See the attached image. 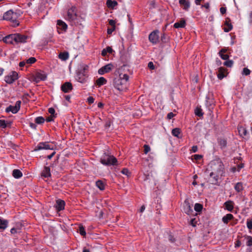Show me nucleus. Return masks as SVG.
<instances>
[{"label": "nucleus", "mask_w": 252, "mask_h": 252, "mask_svg": "<svg viewBox=\"0 0 252 252\" xmlns=\"http://www.w3.org/2000/svg\"><path fill=\"white\" fill-rule=\"evenodd\" d=\"M72 89V85L70 82H65L61 86V90L65 93H69Z\"/></svg>", "instance_id": "14"}, {"label": "nucleus", "mask_w": 252, "mask_h": 252, "mask_svg": "<svg viewBox=\"0 0 252 252\" xmlns=\"http://www.w3.org/2000/svg\"><path fill=\"white\" fill-rule=\"evenodd\" d=\"M247 226L249 229H252V219H248L247 221Z\"/></svg>", "instance_id": "49"}, {"label": "nucleus", "mask_w": 252, "mask_h": 252, "mask_svg": "<svg viewBox=\"0 0 252 252\" xmlns=\"http://www.w3.org/2000/svg\"><path fill=\"white\" fill-rule=\"evenodd\" d=\"M109 24L110 26H112V27L116 28L115 26V21L113 20H109Z\"/></svg>", "instance_id": "56"}, {"label": "nucleus", "mask_w": 252, "mask_h": 252, "mask_svg": "<svg viewBox=\"0 0 252 252\" xmlns=\"http://www.w3.org/2000/svg\"><path fill=\"white\" fill-rule=\"evenodd\" d=\"M209 176V182L213 185H217L218 183L219 176L220 175L218 174H213V175H212V172H210Z\"/></svg>", "instance_id": "17"}, {"label": "nucleus", "mask_w": 252, "mask_h": 252, "mask_svg": "<svg viewBox=\"0 0 252 252\" xmlns=\"http://www.w3.org/2000/svg\"><path fill=\"white\" fill-rule=\"evenodd\" d=\"M100 162L105 166H114L117 165L118 160L113 155L105 153L101 157Z\"/></svg>", "instance_id": "3"}, {"label": "nucleus", "mask_w": 252, "mask_h": 252, "mask_svg": "<svg viewBox=\"0 0 252 252\" xmlns=\"http://www.w3.org/2000/svg\"><path fill=\"white\" fill-rule=\"evenodd\" d=\"M225 71V69L224 67H220L219 68L218 73L217 76H218V78L219 79L221 80L225 77V75H224Z\"/></svg>", "instance_id": "28"}, {"label": "nucleus", "mask_w": 252, "mask_h": 252, "mask_svg": "<svg viewBox=\"0 0 252 252\" xmlns=\"http://www.w3.org/2000/svg\"><path fill=\"white\" fill-rule=\"evenodd\" d=\"M239 132L241 136H246L247 134L246 129L243 127H241L238 129Z\"/></svg>", "instance_id": "41"}, {"label": "nucleus", "mask_w": 252, "mask_h": 252, "mask_svg": "<svg viewBox=\"0 0 252 252\" xmlns=\"http://www.w3.org/2000/svg\"><path fill=\"white\" fill-rule=\"evenodd\" d=\"M107 6L109 8H114L116 5H117L118 3L116 1L112 0H107L106 1Z\"/></svg>", "instance_id": "35"}, {"label": "nucleus", "mask_w": 252, "mask_h": 252, "mask_svg": "<svg viewBox=\"0 0 252 252\" xmlns=\"http://www.w3.org/2000/svg\"><path fill=\"white\" fill-rule=\"evenodd\" d=\"M244 163H241V164H238V165H237V171H238V172H239V171H240V170L242 168H243V167H244Z\"/></svg>", "instance_id": "60"}, {"label": "nucleus", "mask_w": 252, "mask_h": 252, "mask_svg": "<svg viewBox=\"0 0 252 252\" xmlns=\"http://www.w3.org/2000/svg\"><path fill=\"white\" fill-rule=\"evenodd\" d=\"M172 134L177 138H181V130L179 128H175L172 129L171 132Z\"/></svg>", "instance_id": "30"}, {"label": "nucleus", "mask_w": 252, "mask_h": 252, "mask_svg": "<svg viewBox=\"0 0 252 252\" xmlns=\"http://www.w3.org/2000/svg\"><path fill=\"white\" fill-rule=\"evenodd\" d=\"M65 206V202L61 199H58L56 200V204L55 205V207L56 209V210L58 212L62 211L64 210Z\"/></svg>", "instance_id": "16"}, {"label": "nucleus", "mask_w": 252, "mask_h": 252, "mask_svg": "<svg viewBox=\"0 0 252 252\" xmlns=\"http://www.w3.org/2000/svg\"><path fill=\"white\" fill-rule=\"evenodd\" d=\"M202 158V156L200 155H194V158L196 160H199Z\"/></svg>", "instance_id": "63"}, {"label": "nucleus", "mask_w": 252, "mask_h": 252, "mask_svg": "<svg viewBox=\"0 0 252 252\" xmlns=\"http://www.w3.org/2000/svg\"><path fill=\"white\" fill-rule=\"evenodd\" d=\"M36 60L35 58L31 57L29 59H28V60H27L26 61V63L28 64H32V63H34L36 62Z\"/></svg>", "instance_id": "46"}, {"label": "nucleus", "mask_w": 252, "mask_h": 252, "mask_svg": "<svg viewBox=\"0 0 252 252\" xmlns=\"http://www.w3.org/2000/svg\"><path fill=\"white\" fill-rule=\"evenodd\" d=\"M184 211L185 212V213L186 214H187L188 215H192V213L193 212V211L191 208V207L190 206V204L187 199H186L184 201Z\"/></svg>", "instance_id": "12"}, {"label": "nucleus", "mask_w": 252, "mask_h": 252, "mask_svg": "<svg viewBox=\"0 0 252 252\" xmlns=\"http://www.w3.org/2000/svg\"><path fill=\"white\" fill-rule=\"evenodd\" d=\"M129 76L126 74L119 73L113 80L114 87L119 91H126L127 88Z\"/></svg>", "instance_id": "1"}, {"label": "nucleus", "mask_w": 252, "mask_h": 252, "mask_svg": "<svg viewBox=\"0 0 252 252\" xmlns=\"http://www.w3.org/2000/svg\"><path fill=\"white\" fill-rule=\"evenodd\" d=\"M107 83V80L103 77H99V78H98L96 80V84L97 86H98V87H100L103 85H105Z\"/></svg>", "instance_id": "29"}, {"label": "nucleus", "mask_w": 252, "mask_h": 252, "mask_svg": "<svg viewBox=\"0 0 252 252\" xmlns=\"http://www.w3.org/2000/svg\"><path fill=\"white\" fill-rule=\"evenodd\" d=\"M8 123L4 120L0 119V127L4 128L7 127Z\"/></svg>", "instance_id": "42"}, {"label": "nucleus", "mask_w": 252, "mask_h": 252, "mask_svg": "<svg viewBox=\"0 0 252 252\" xmlns=\"http://www.w3.org/2000/svg\"><path fill=\"white\" fill-rule=\"evenodd\" d=\"M46 75L44 74L37 72L35 75V81L36 82H39V81L41 80H45L46 79Z\"/></svg>", "instance_id": "20"}, {"label": "nucleus", "mask_w": 252, "mask_h": 252, "mask_svg": "<svg viewBox=\"0 0 252 252\" xmlns=\"http://www.w3.org/2000/svg\"><path fill=\"white\" fill-rule=\"evenodd\" d=\"M189 224L193 227L196 226L197 224V221L196 220V219H192L190 221Z\"/></svg>", "instance_id": "52"}, {"label": "nucleus", "mask_w": 252, "mask_h": 252, "mask_svg": "<svg viewBox=\"0 0 252 252\" xmlns=\"http://www.w3.org/2000/svg\"><path fill=\"white\" fill-rule=\"evenodd\" d=\"M159 31L158 30L153 31L149 35V40L153 44H156L159 41Z\"/></svg>", "instance_id": "6"}, {"label": "nucleus", "mask_w": 252, "mask_h": 252, "mask_svg": "<svg viewBox=\"0 0 252 252\" xmlns=\"http://www.w3.org/2000/svg\"><path fill=\"white\" fill-rule=\"evenodd\" d=\"M77 81L81 83H84L87 81V78L82 73L79 72L76 76Z\"/></svg>", "instance_id": "24"}, {"label": "nucleus", "mask_w": 252, "mask_h": 252, "mask_svg": "<svg viewBox=\"0 0 252 252\" xmlns=\"http://www.w3.org/2000/svg\"><path fill=\"white\" fill-rule=\"evenodd\" d=\"M56 117V116H50L47 118L46 121L47 122H50L54 121V119Z\"/></svg>", "instance_id": "55"}, {"label": "nucleus", "mask_w": 252, "mask_h": 252, "mask_svg": "<svg viewBox=\"0 0 252 252\" xmlns=\"http://www.w3.org/2000/svg\"><path fill=\"white\" fill-rule=\"evenodd\" d=\"M113 50L111 47L108 46L104 49L101 52V55L105 57L107 55V53H112Z\"/></svg>", "instance_id": "36"}, {"label": "nucleus", "mask_w": 252, "mask_h": 252, "mask_svg": "<svg viewBox=\"0 0 252 252\" xmlns=\"http://www.w3.org/2000/svg\"><path fill=\"white\" fill-rule=\"evenodd\" d=\"M175 116V114L172 112L169 113L167 115V118L168 119H171L173 118Z\"/></svg>", "instance_id": "57"}, {"label": "nucleus", "mask_w": 252, "mask_h": 252, "mask_svg": "<svg viewBox=\"0 0 252 252\" xmlns=\"http://www.w3.org/2000/svg\"><path fill=\"white\" fill-rule=\"evenodd\" d=\"M41 176L45 178H48L51 176L50 168L49 167H44V169L41 173Z\"/></svg>", "instance_id": "23"}, {"label": "nucleus", "mask_w": 252, "mask_h": 252, "mask_svg": "<svg viewBox=\"0 0 252 252\" xmlns=\"http://www.w3.org/2000/svg\"><path fill=\"white\" fill-rule=\"evenodd\" d=\"M49 113L51 114V116H56L55 115V110L54 108L51 107L48 109Z\"/></svg>", "instance_id": "53"}, {"label": "nucleus", "mask_w": 252, "mask_h": 252, "mask_svg": "<svg viewBox=\"0 0 252 252\" xmlns=\"http://www.w3.org/2000/svg\"><path fill=\"white\" fill-rule=\"evenodd\" d=\"M96 186L101 190H103L105 189L106 183L100 180H97L95 182Z\"/></svg>", "instance_id": "26"}, {"label": "nucleus", "mask_w": 252, "mask_h": 252, "mask_svg": "<svg viewBox=\"0 0 252 252\" xmlns=\"http://www.w3.org/2000/svg\"><path fill=\"white\" fill-rule=\"evenodd\" d=\"M3 19L5 20L9 21L13 27H17L19 25V22L18 20V15L16 13L10 10L4 13L3 16Z\"/></svg>", "instance_id": "4"}, {"label": "nucleus", "mask_w": 252, "mask_h": 252, "mask_svg": "<svg viewBox=\"0 0 252 252\" xmlns=\"http://www.w3.org/2000/svg\"><path fill=\"white\" fill-rule=\"evenodd\" d=\"M18 79V74L16 71H12L4 77V81L8 84H12Z\"/></svg>", "instance_id": "7"}, {"label": "nucleus", "mask_w": 252, "mask_h": 252, "mask_svg": "<svg viewBox=\"0 0 252 252\" xmlns=\"http://www.w3.org/2000/svg\"><path fill=\"white\" fill-rule=\"evenodd\" d=\"M186 26V21L185 19H181L180 21L176 22L174 25V28L176 29L184 28Z\"/></svg>", "instance_id": "19"}, {"label": "nucleus", "mask_w": 252, "mask_h": 252, "mask_svg": "<svg viewBox=\"0 0 252 252\" xmlns=\"http://www.w3.org/2000/svg\"><path fill=\"white\" fill-rule=\"evenodd\" d=\"M234 218L233 215L231 214H227L223 216L222 218L223 222L225 224H227L229 221L231 220Z\"/></svg>", "instance_id": "27"}, {"label": "nucleus", "mask_w": 252, "mask_h": 252, "mask_svg": "<svg viewBox=\"0 0 252 252\" xmlns=\"http://www.w3.org/2000/svg\"><path fill=\"white\" fill-rule=\"evenodd\" d=\"M245 238L247 240L246 245L249 247L252 246V237L251 236H246Z\"/></svg>", "instance_id": "40"}, {"label": "nucleus", "mask_w": 252, "mask_h": 252, "mask_svg": "<svg viewBox=\"0 0 252 252\" xmlns=\"http://www.w3.org/2000/svg\"><path fill=\"white\" fill-rule=\"evenodd\" d=\"M234 202L232 201L229 200L225 202L224 204L225 209L229 212H231L234 208Z\"/></svg>", "instance_id": "21"}, {"label": "nucleus", "mask_w": 252, "mask_h": 252, "mask_svg": "<svg viewBox=\"0 0 252 252\" xmlns=\"http://www.w3.org/2000/svg\"><path fill=\"white\" fill-rule=\"evenodd\" d=\"M21 101L20 100L17 101L14 106L9 105L5 109V112L9 113L11 112L13 114L17 113L20 109Z\"/></svg>", "instance_id": "8"}, {"label": "nucleus", "mask_w": 252, "mask_h": 252, "mask_svg": "<svg viewBox=\"0 0 252 252\" xmlns=\"http://www.w3.org/2000/svg\"><path fill=\"white\" fill-rule=\"evenodd\" d=\"M235 190L237 192H240L244 189L243 185L242 182H238L234 186Z\"/></svg>", "instance_id": "33"}, {"label": "nucleus", "mask_w": 252, "mask_h": 252, "mask_svg": "<svg viewBox=\"0 0 252 252\" xmlns=\"http://www.w3.org/2000/svg\"><path fill=\"white\" fill-rule=\"evenodd\" d=\"M179 3L181 6L186 11H188L190 7V2L188 0H179Z\"/></svg>", "instance_id": "18"}, {"label": "nucleus", "mask_w": 252, "mask_h": 252, "mask_svg": "<svg viewBox=\"0 0 252 252\" xmlns=\"http://www.w3.org/2000/svg\"><path fill=\"white\" fill-rule=\"evenodd\" d=\"M28 36L20 33H15V44L24 43L27 42Z\"/></svg>", "instance_id": "9"}, {"label": "nucleus", "mask_w": 252, "mask_h": 252, "mask_svg": "<svg viewBox=\"0 0 252 252\" xmlns=\"http://www.w3.org/2000/svg\"><path fill=\"white\" fill-rule=\"evenodd\" d=\"M250 73H251V71L249 69H248L247 67H245L243 68V71L242 72V74L243 75L247 76V75H250Z\"/></svg>", "instance_id": "45"}, {"label": "nucleus", "mask_w": 252, "mask_h": 252, "mask_svg": "<svg viewBox=\"0 0 252 252\" xmlns=\"http://www.w3.org/2000/svg\"><path fill=\"white\" fill-rule=\"evenodd\" d=\"M194 113L196 116L198 117H202L203 115V113L202 112V109L201 108L200 106H197L195 110H194Z\"/></svg>", "instance_id": "37"}, {"label": "nucleus", "mask_w": 252, "mask_h": 252, "mask_svg": "<svg viewBox=\"0 0 252 252\" xmlns=\"http://www.w3.org/2000/svg\"><path fill=\"white\" fill-rule=\"evenodd\" d=\"M59 58L62 61H66L69 58V54L67 52H61L59 55Z\"/></svg>", "instance_id": "34"}, {"label": "nucleus", "mask_w": 252, "mask_h": 252, "mask_svg": "<svg viewBox=\"0 0 252 252\" xmlns=\"http://www.w3.org/2000/svg\"><path fill=\"white\" fill-rule=\"evenodd\" d=\"M58 28L63 31H66L67 28V25L63 21L59 20L57 21Z\"/></svg>", "instance_id": "25"}, {"label": "nucleus", "mask_w": 252, "mask_h": 252, "mask_svg": "<svg viewBox=\"0 0 252 252\" xmlns=\"http://www.w3.org/2000/svg\"><path fill=\"white\" fill-rule=\"evenodd\" d=\"M121 173L124 175H126L127 177L130 176L131 175V173L127 168L123 169V170L121 171Z\"/></svg>", "instance_id": "47"}, {"label": "nucleus", "mask_w": 252, "mask_h": 252, "mask_svg": "<svg viewBox=\"0 0 252 252\" xmlns=\"http://www.w3.org/2000/svg\"><path fill=\"white\" fill-rule=\"evenodd\" d=\"M51 146L48 142H40L34 148L35 151L41 150L43 149H51Z\"/></svg>", "instance_id": "11"}, {"label": "nucleus", "mask_w": 252, "mask_h": 252, "mask_svg": "<svg viewBox=\"0 0 252 252\" xmlns=\"http://www.w3.org/2000/svg\"><path fill=\"white\" fill-rule=\"evenodd\" d=\"M144 152L145 154H147L148 152H149L151 150L150 147L148 145H144Z\"/></svg>", "instance_id": "50"}, {"label": "nucleus", "mask_w": 252, "mask_h": 252, "mask_svg": "<svg viewBox=\"0 0 252 252\" xmlns=\"http://www.w3.org/2000/svg\"><path fill=\"white\" fill-rule=\"evenodd\" d=\"M194 209L196 212L200 213L202 210L203 205L200 203H195L194 205Z\"/></svg>", "instance_id": "39"}, {"label": "nucleus", "mask_w": 252, "mask_h": 252, "mask_svg": "<svg viewBox=\"0 0 252 252\" xmlns=\"http://www.w3.org/2000/svg\"><path fill=\"white\" fill-rule=\"evenodd\" d=\"M232 29L233 26L231 23L230 19L228 17L226 18L224 22V27L223 28L224 32H228L231 31Z\"/></svg>", "instance_id": "13"}, {"label": "nucleus", "mask_w": 252, "mask_h": 252, "mask_svg": "<svg viewBox=\"0 0 252 252\" xmlns=\"http://www.w3.org/2000/svg\"><path fill=\"white\" fill-rule=\"evenodd\" d=\"M223 64L227 67H231L233 64V61L232 60H227L224 62Z\"/></svg>", "instance_id": "44"}, {"label": "nucleus", "mask_w": 252, "mask_h": 252, "mask_svg": "<svg viewBox=\"0 0 252 252\" xmlns=\"http://www.w3.org/2000/svg\"><path fill=\"white\" fill-rule=\"evenodd\" d=\"M35 123L38 125H41L44 123L45 119L42 116H39L35 119Z\"/></svg>", "instance_id": "38"}, {"label": "nucleus", "mask_w": 252, "mask_h": 252, "mask_svg": "<svg viewBox=\"0 0 252 252\" xmlns=\"http://www.w3.org/2000/svg\"><path fill=\"white\" fill-rule=\"evenodd\" d=\"M3 41L4 42L10 44H15V33L9 34L3 38Z\"/></svg>", "instance_id": "15"}, {"label": "nucleus", "mask_w": 252, "mask_h": 252, "mask_svg": "<svg viewBox=\"0 0 252 252\" xmlns=\"http://www.w3.org/2000/svg\"><path fill=\"white\" fill-rule=\"evenodd\" d=\"M77 15L76 14V7L72 6L69 9L67 12V15L65 17V19L71 23H73L77 19Z\"/></svg>", "instance_id": "5"}, {"label": "nucleus", "mask_w": 252, "mask_h": 252, "mask_svg": "<svg viewBox=\"0 0 252 252\" xmlns=\"http://www.w3.org/2000/svg\"><path fill=\"white\" fill-rule=\"evenodd\" d=\"M226 7H221L220 8V12L221 13V14L223 15L224 14H225L226 13Z\"/></svg>", "instance_id": "58"}, {"label": "nucleus", "mask_w": 252, "mask_h": 252, "mask_svg": "<svg viewBox=\"0 0 252 252\" xmlns=\"http://www.w3.org/2000/svg\"><path fill=\"white\" fill-rule=\"evenodd\" d=\"M113 65L111 63L107 64L101 67L98 71L100 75H103L105 73L109 72L113 68Z\"/></svg>", "instance_id": "10"}, {"label": "nucleus", "mask_w": 252, "mask_h": 252, "mask_svg": "<svg viewBox=\"0 0 252 252\" xmlns=\"http://www.w3.org/2000/svg\"><path fill=\"white\" fill-rule=\"evenodd\" d=\"M94 98L93 97V96H89L88 98H87V102L89 103V104H92L94 102Z\"/></svg>", "instance_id": "54"}, {"label": "nucleus", "mask_w": 252, "mask_h": 252, "mask_svg": "<svg viewBox=\"0 0 252 252\" xmlns=\"http://www.w3.org/2000/svg\"><path fill=\"white\" fill-rule=\"evenodd\" d=\"M220 57L224 60H227L229 58V56L224 54H219Z\"/></svg>", "instance_id": "51"}, {"label": "nucleus", "mask_w": 252, "mask_h": 252, "mask_svg": "<svg viewBox=\"0 0 252 252\" xmlns=\"http://www.w3.org/2000/svg\"><path fill=\"white\" fill-rule=\"evenodd\" d=\"M79 231L80 234L82 236H84L86 234L85 228L83 227V225H80L79 226Z\"/></svg>", "instance_id": "43"}, {"label": "nucleus", "mask_w": 252, "mask_h": 252, "mask_svg": "<svg viewBox=\"0 0 252 252\" xmlns=\"http://www.w3.org/2000/svg\"><path fill=\"white\" fill-rule=\"evenodd\" d=\"M209 165L211 168L212 175L218 174L222 176L224 173V165L220 159L211 161Z\"/></svg>", "instance_id": "2"}, {"label": "nucleus", "mask_w": 252, "mask_h": 252, "mask_svg": "<svg viewBox=\"0 0 252 252\" xmlns=\"http://www.w3.org/2000/svg\"><path fill=\"white\" fill-rule=\"evenodd\" d=\"M8 221L6 220L0 218V229L2 231L5 230L8 226Z\"/></svg>", "instance_id": "22"}, {"label": "nucleus", "mask_w": 252, "mask_h": 252, "mask_svg": "<svg viewBox=\"0 0 252 252\" xmlns=\"http://www.w3.org/2000/svg\"><path fill=\"white\" fill-rule=\"evenodd\" d=\"M227 49L226 48H222L219 52V54H224L227 52Z\"/></svg>", "instance_id": "64"}, {"label": "nucleus", "mask_w": 252, "mask_h": 252, "mask_svg": "<svg viewBox=\"0 0 252 252\" xmlns=\"http://www.w3.org/2000/svg\"><path fill=\"white\" fill-rule=\"evenodd\" d=\"M22 175V172L19 169H14L12 171V176L16 179L21 178Z\"/></svg>", "instance_id": "32"}, {"label": "nucleus", "mask_w": 252, "mask_h": 252, "mask_svg": "<svg viewBox=\"0 0 252 252\" xmlns=\"http://www.w3.org/2000/svg\"><path fill=\"white\" fill-rule=\"evenodd\" d=\"M218 142L219 146H220V148L221 149L226 148L227 146V141L226 139L223 138H220L218 139Z\"/></svg>", "instance_id": "31"}, {"label": "nucleus", "mask_w": 252, "mask_h": 252, "mask_svg": "<svg viewBox=\"0 0 252 252\" xmlns=\"http://www.w3.org/2000/svg\"><path fill=\"white\" fill-rule=\"evenodd\" d=\"M36 124H34V123H30V126L33 129H36V127H37V126L36 125Z\"/></svg>", "instance_id": "59"}, {"label": "nucleus", "mask_w": 252, "mask_h": 252, "mask_svg": "<svg viewBox=\"0 0 252 252\" xmlns=\"http://www.w3.org/2000/svg\"><path fill=\"white\" fill-rule=\"evenodd\" d=\"M198 147L197 146H193L191 147V152L193 153H195L197 151Z\"/></svg>", "instance_id": "62"}, {"label": "nucleus", "mask_w": 252, "mask_h": 252, "mask_svg": "<svg viewBox=\"0 0 252 252\" xmlns=\"http://www.w3.org/2000/svg\"><path fill=\"white\" fill-rule=\"evenodd\" d=\"M115 30V28L112 27L111 28L108 29H107V33L110 34L112 33L113 31H114Z\"/></svg>", "instance_id": "61"}, {"label": "nucleus", "mask_w": 252, "mask_h": 252, "mask_svg": "<svg viewBox=\"0 0 252 252\" xmlns=\"http://www.w3.org/2000/svg\"><path fill=\"white\" fill-rule=\"evenodd\" d=\"M201 7L202 8L203 7L206 9V12H209L210 11V3L209 2H206L204 3V4L201 5Z\"/></svg>", "instance_id": "48"}]
</instances>
